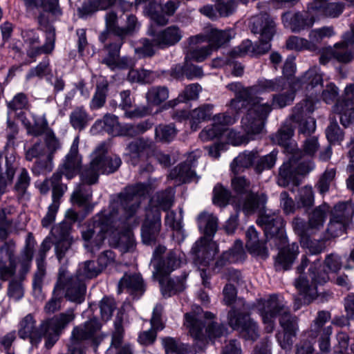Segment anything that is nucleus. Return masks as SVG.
I'll return each instance as SVG.
<instances>
[{
  "label": "nucleus",
  "instance_id": "nucleus-13",
  "mask_svg": "<svg viewBox=\"0 0 354 354\" xmlns=\"http://www.w3.org/2000/svg\"><path fill=\"white\" fill-rule=\"evenodd\" d=\"M314 110L315 105L309 100H304L294 106L290 118L293 122L299 124V133L309 136L315 132L316 122L310 116Z\"/></svg>",
  "mask_w": 354,
  "mask_h": 354
},
{
  "label": "nucleus",
  "instance_id": "nucleus-43",
  "mask_svg": "<svg viewBox=\"0 0 354 354\" xmlns=\"http://www.w3.org/2000/svg\"><path fill=\"white\" fill-rule=\"evenodd\" d=\"M106 28L99 35V40L104 44L109 39L112 35L119 37L120 27L118 24V15L116 12L111 10L106 12L105 15Z\"/></svg>",
  "mask_w": 354,
  "mask_h": 354
},
{
  "label": "nucleus",
  "instance_id": "nucleus-54",
  "mask_svg": "<svg viewBox=\"0 0 354 354\" xmlns=\"http://www.w3.org/2000/svg\"><path fill=\"white\" fill-rule=\"evenodd\" d=\"M89 120V115L83 107L75 108L70 114L71 126L80 131L86 127Z\"/></svg>",
  "mask_w": 354,
  "mask_h": 354
},
{
  "label": "nucleus",
  "instance_id": "nucleus-21",
  "mask_svg": "<svg viewBox=\"0 0 354 354\" xmlns=\"http://www.w3.org/2000/svg\"><path fill=\"white\" fill-rule=\"evenodd\" d=\"M334 60L342 64H348L354 59V28L346 31L342 40L332 48Z\"/></svg>",
  "mask_w": 354,
  "mask_h": 354
},
{
  "label": "nucleus",
  "instance_id": "nucleus-25",
  "mask_svg": "<svg viewBox=\"0 0 354 354\" xmlns=\"http://www.w3.org/2000/svg\"><path fill=\"white\" fill-rule=\"evenodd\" d=\"M250 24L252 32L260 35L262 38L272 39L276 32V24L267 12L253 16Z\"/></svg>",
  "mask_w": 354,
  "mask_h": 354
},
{
  "label": "nucleus",
  "instance_id": "nucleus-24",
  "mask_svg": "<svg viewBox=\"0 0 354 354\" xmlns=\"http://www.w3.org/2000/svg\"><path fill=\"white\" fill-rule=\"evenodd\" d=\"M64 297L67 300L80 304L85 300L86 286L84 280L76 275H71L70 279L61 288Z\"/></svg>",
  "mask_w": 354,
  "mask_h": 354
},
{
  "label": "nucleus",
  "instance_id": "nucleus-11",
  "mask_svg": "<svg viewBox=\"0 0 354 354\" xmlns=\"http://www.w3.org/2000/svg\"><path fill=\"white\" fill-rule=\"evenodd\" d=\"M228 325L245 340L256 341L259 337V326L247 312L232 308L227 313Z\"/></svg>",
  "mask_w": 354,
  "mask_h": 354
},
{
  "label": "nucleus",
  "instance_id": "nucleus-10",
  "mask_svg": "<svg viewBox=\"0 0 354 354\" xmlns=\"http://www.w3.org/2000/svg\"><path fill=\"white\" fill-rule=\"evenodd\" d=\"M288 160L284 162L279 169L277 183L281 187L292 184L298 186L299 176L309 173L313 168L310 162L302 160V155H287Z\"/></svg>",
  "mask_w": 354,
  "mask_h": 354
},
{
  "label": "nucleus",
  "instance_id": "nucleus-51",
  "mask_svg": "<svg viewBox=\"0 0 354 354\" xmlns=\"http://www.w3.org/2000/svg\"><path fill=\"white\" fill-rule=\"evenodd\" d=\"M145 6V11L151 19L158 26H165L168 24V18L161 12V4L155 0H147Z\"/></svg>",
  "mask_w": 354,
  "mask_h": 354
},
{
  "label": "nucleus",
  "instance_id": "nucleus-37",
  "mask_svg": "<svg viewBox=\"0 0 354 354\" xmlns=\"http://www.w3.org/2000/svg\"><path fill=\"white\" fill-rule=\"evenodd\" d=\"M257 151V150H245L240 153L230 164L232 171L234 174H237L245 169L252 168L254 170Z\"/></svg>",
  "mask_w": 354,
  "mask_h": 354
},
{
  "label": "nucleus",
  "instance_id": "nucleus-15",
  "mask_svg": "<svg viewBox=\"0 0 354 354\" xmlns=\"http://www.w3.org/2000/svg\"><path fill=\"white\" fill-rule=\"evenodd\" d=\"M37 21L46 32V41L41 45L33 46L26 49L27 56L35 61L36 58L42 54H50L55 48L56 39L55 28L50 24V19L44 13L38 15Z\"/></svg>",
  "mask_w": 354,
  "mask_h": 354
},
{
  "label": "nucleus",
  "instance_id": "nucleus-57",
  "mask_svg": "<svg viewBox=\"0 0 354 354\" xmlns=\"http://www.w3.org/2000/svg\"><path fill=\"white\" fill-rule=\"evenodd\" d=\"M331 315L329 311L320 310L317 313V317L311 324L310 330L307 332L308 337L315 339L323 330L324 325L330 319Z\"/></svg>",
  "mask_w": 354,
  "mask_h": 354
},
{
  "label": "nucleus",
  "instance_id": "nucleus-1",
  "mask_svg": "<svg viewBox=\"0 0 354 354\" xmlns=\"http://www.w3.org/2000/svg\"><path fill=\"white\" fill-rule=\"evenodd\" d=\"M147 190L143 183L128 186L118 195L120 204L117 208L114 205L108 215L99 216L82 232V236L87 242L86 247L91 252L100 248L106 238L107 232L115 228L127 234L125 240L121 241V247L124 252H133L136 246V241L131 232L139 223L136 212L140 206L141 198Z\"/></svg>",
  "mask_w": 354,
  "mask_h": 354
},
{
  "label": "nucleus",
  "instance_id": "nucleus-45",
  "mask_svg": "<svg viewBox=\"0 0 354 354\" xmlns=\"http://www.w3.org/2000/svg\"><path fill=\"white\" fill-rule=\"evenodd\" d=\"M162 344L166 354H196V351L189 345L171 337L162 338Z\"/></svg>",
  "mask_w": 354,
  "mask_h": 354
},
{
  "label": "nucleus",
  "instance_id": "nucleus-34",
  "mask_svg": "<svg viewBox=\"0 0 354 354\" xmlns=\"http://www.w3.org/2000/svg\"><path fill=\"white\" fill-rule=\"evenodd\" d=\"M288 82L284 77H277L274 79L259 80L253 85L254 96L263 93L281 92L286 90Z\"/></svg>",
  "mask_w": 354,
  "mask_h": 354
},
{
  "label": "nucleus",
  "instance_id": "nucleus-33",
  "mask_svg": "<svg viewBox=\"0 0 354 354\" xmlns=\"http://www.w3.org/2000/svg\"><path fill=\"white\" fill-rule=\"evenodd\" d=\"M151 145L152 141L144 138H140L129 142L127 147L128 161L133 166L138 165L140 160L145 157V151L149 149Z\"/></svg>",
  "mask_w": 354,
  "mask_h": 354
},
{
  "label": "nucleus",
  "instance_id": "nucleus-3",
  "mask_svg": "<svg viewBox=\"0 0 354 354\" xmlns=\"http://www.w3.org/2000/svg\"><path fill=\"white\" fill-rule=\"evenodd\" d=\"M256 223L263 230L266 239H273L279 249L274 261L276 271L290 270L299 254V245L297 243L287 245L288 237L282 216L276 212H264L258 216Z\"/></svg>",
  "mask_w": 354,
  "mask_h": 354
},
{
  "label": "nucleus",
  "instance_id": "nucleus-9",
  "mask_svg": "<svg viewBox=\"0 0 354 354\" xmlns=\"http://www.w3.org/2000/svg\"><path fill=\"white\" fill-rule=\"evenodd\" d=\"M167 248L158 244L153 251L151 263L155 271L153 277L158 278L167 277L172 272L180 268L183 263L184 254L178 250H170L167 252Z\"/></svg>",
  "mask_w": 354,
  "mask_h": 354
},
{
  "label": "nucleus",
  "instance_id": "nucleus-61",
  "mask_svg": "<svg viewBox=\"0 0 354 354\" xmlns=\"http://www.w3.org/2000/svg\"><path fill=\"white\" fill-rule=\"evenodd\" d=\"M26 129L28 135L39 137L43 134L45 136L46 132L50 129L48 127V121L44 117H34V123H28Z\"/></svg>",
  "mask_w": 354,
  "mask_h": 354
},
{
  "label": "nucleus",
  "instance_id": "nucleus-39",
  "mask_svg": "<svg viewBox=\"0 0 354 354\" xmlns=\"http://www.w3.org/2000/svg\"><path fill=\"white\" fill-rule=\"evenodd\" d=\"M97 162L100 171L102 174L114 173L121 165L122 160L117 156H106L104 152L100 153L95 156V162Z\"/></svg>",
  "mask_w": 354,
  "mask_h": 354
},
{
  "label": "nucleus",
  "instance_id": "nucleus-12",
  "mask_svg": "<svg viewBox=\"0 0 354 354\" xmlns=\"http://www.w3.org/2000/svg\"><path fill=\"white\" fill-rule=\"evenodd\" d=\"M353 215L354 204L348 202L337 203L332 211L327 232L332 237L342 235L346 232Z\"/></svg>",
  "mask_w": 354,
  "mask_h": 354
},
{
  "label": "nucleus",
  "instance_id": "nucleus-47",
  "mask_svg": "<svg viewBox=\"0 0 354 354\" xmlns=\"http://www.w3.org/2000/svg\"><path fill=\"white\" fill-rule=\"evenodd\" d=\"M174 198V190L168 187L165 190L158 192L152 198L155 205L151 209H158L160 211H167L172 206Z\"/></svg>",
  "mask_w": 354,
  "mask_h": 354
},
{
  "label": "nucleus",
  "instance_id": "nucleus-46",
  "mask_svg": "<svg viewBox=\"0 0 354 354\" xmlns=\"http://www.w3.org/2000/svg\"><path fill=\"white\" fill-rule=\"evenodd\" d=\"M278 150L273 149L270 153L261 156L257 151L254 171L259 175L265 171L272 169L277 160Z\"/></svg>",
  "mask_w": 354,
  "mask_h": 354
},
{
  "label": "nucleus",
  "instance_id": "nucleus-50",
  "mask_svg": "<svg viewBox=\"0 0 354 354\" xmlns=\"http://www.w3.org/2000/svg\"><path fill=\"white\" fill-rule=\"evenodd\" d=\"M95 162V157L92 159L91 162L85 165L82 169L80 170V174L82 183L87 185H93L98 181V178L101 172L97 165Z\"/></svg>",
  "mask_w": 354,
  "mask_h": 354
},
{
  "label": "nucleus",
  "instance_id": "nucleus-42",
  "mask_svg": "<svg viewBox=\"0 0 354 354\" xmlns=\"http://www.w3.org/2000/svg\"><path fill=\"white\" fill-rule=\"evenodd\" d=\"M124 38L117 37L115 39H112L110 38V42L104 44V49L106 51V56L102 60V64L107 66H114L115 60L118 59L120 53L121 47L124 43Z\"/></svg>",
  "mask_w": 354,
  "mask_h": 354
},
{
  "label": "nucleus",
  "instance_id": "nucleus-5",
  "mask_svg": "<svg viewBox=\"0 0 354 354\" xmlns=\"http://www.w3.org/2000/svg\"><path fill=\"white\" fill-rule=\"evenodd\" d=\"M295 92L292 89L272 94L271 103H257L250 107L242 118L241 123L245 133L249 135L259 134L263 129L268 115L272 109H281L292 104Z\"/></svg>",
  "mask_w": 354,
  "mask_h": 354
},
{
  "label": "nucleus",
  "instance_id": "nucleus-63",
  "mask_svg": "<svg viewBox=\"0 0 354 354\" xmlns=\"http://www.w3.org/2000/svg\"><path fill=\"white\" fill-rule=\"evenodd\" d=\"M98 10H107L103 0H85L82 6L78 8L81 17H86Z\"/></svg>",
  "mask_w": 354,
  "mask_h": 354
},
{
  "label": "nucleus",
  "instance_id": "nucleus-59",
  "mask_svg": "<svg viewBox=\"0 0 354 354\" xmlns=\"http://www.w3.org/2000/svg\"><path fill=\"white\" fill-rule=\"evenodd\" d=\"M326 136L330 145L340 144L344 140V132L335 119H330V124L326 129Z\"/></svg>",
  "mask_w": 354,
  "mask_h": 354
},
{
  "label": "nucleus",
  "instance_id": "nucleus-4",
  "mask_svg": "<svg viewBox=\"0 0 354 354\" xmlns=\"http://www.w3.org/2000/svg\"><path fill=\"white\" fill-rule=\"evenodd\" d=\"M72 312L61 313L59 316L43 322L39 328L33 317L28 314L20 322L18 335L20 338L29 339L32 345L37 346L45 337V346L51 348L59 339L62 330L73 320Z\"/></svg>",
  "mask_w": 354,
  "mask_h": 354
},
{
  "label": "nucleus",
  "instance_id": "nucleus-8",
  "mask_svg": "<svg viewBox=\"0 0 354 354\" xmlns=\"http://www.w3.org/2000/svg\"><path fill=\"white\" fill-rule=\"evenodd\" d=\"M82 221L79 214L70 209L66 212L65 220L52 228L53 244L59 263L67 261L68 255L73 253L72 245L75 241L72 235L73 225Z\"/></svg>",
  "mask_w": 354,
  "mask_h": 354
},
{
  "label": "nucleus",
  "instance_id": "nucleus-53",
  "mask_svg": "<svg viewBox=\"0 0 354 354\" xmlns=\"http://www.w3.org/2000/svg\"><path fill=\"white\" fill-rule=\"evenodd\" d=\"M109 91V84L106 80L102 81L96 85L95 92L90 103V108L93 110L102 107L105 102Z\"/></svg>",
  "mask_w": 354,
  "mask_h": 354
},
{
  "label": "nucleus",
  "instance_id": "nucleus-28",
  "mask_svg": "<svg viewBox=\"0 0 354 354\" xmlns=\"http://www.w3.org/2000/svg\"><path fill=\"white\" fill-rule=\"evenodd\" d=\"M51 248L50 242L47 239L42 242L38 256L36 259L37 271L34 274L32 281V288L34 291L41 292L42 289L43 280L46 275V254Z\"/></svg>",
  "mask_w": 354,
  "mask_h": 354
},
{
  "label": "nucleus",
  "instance_id": "nucleus-48",
  "mask_svg": "<svg viewBox=\"0 0 354 354\" xmlns=\"http://www.w3.org/2000/svg\"><path fill=\"white\" fill-rule=\"evenodd\" d=\"M152 39L142 38L138 41V46L135 48V53L139 58L151 57L156 54L157 48L155 41V35L150 34Z\"/></svg>",
  "mask_w": 354,
  "mask_h": 354
},
{
  "label": "nucleus",
  "instance_id": "nucleus-29",
  "mask_svg": "<svg viewBox=\"0 0 354 354\" xmlns=\"http://www.w3.org/2000/svg\"><path fill=\"white\" fill-rule=\"evenodd\" d=\"M188 272L183 271L180 276L165 279L158 278L161 292L164 297H171L183 292L186 288V280Z\"/></svg>",
  "mask_w": 354,
  "mask_h": 354
},
{
  "label": "nucleus",
  "instance_id": "nucleus-30",
  "mask_svg": "<svg viewBox=\"0 0 354 354\" xmlns=\"http://www.w3.org/2000/svg\"><path fill=\"white\" fill-rule=\"evenodd\" d=\"M259 235L254 226L249 227L245 232V247L250 254L266 259L268 257V250L266 246V241L260 239Z\"/></svg>",
  "mask_w": 354,
  "mask_h": 354
},
{
  "label": "nucleus",
  "instance_id": "nucleus-20",
  "mask_svg": "<svg viewBox=\"0 0 354 354\" xmlns=\"http://www.w3.org/2000/svg\"><path fill=\"white\" fill-rule=\"evenodd\" d=\"M335 111L340 115V122L347 127L354 122V84L345 88L341 100L335 104Z\"/></svg>",
  "mask_w": 354,
  "mask_h": 354
},
{
  "label": "nucleus",
  "instance_id": "nucleus-2",
  "mask_svg": "<svg viewBox=\"0 0 354 354\" xmlns=\"http://www.w3.org/2000/svg\"><path fill=\"white\" fill-rule=\"evenodd\" d=\"M308 263L307 257L302 256L301 263L297 267L299 276L295 280L294 284L299 295L295 298V310L313 302L318 295L317 286L324 285L329 280L328 271L337 272L342 267L340 257L335 254L326 255L323 268L319 259L315 260L308 269V275H306L304 271Z\"/></svg>",
  "mask_w": 354,
  "mask_h": 354
},
{
  "label": "nucleus",
  "instance_id": "nucleus-14",
  "mask_svg": "<svg viewBox=\"0 0 354 354\" xmlns=\"http://www.w3.org/2000/svg\"><path fill=\"white\" fill-rule=\"evenodd\" d=\"M227 88L234 92L235 97L230 101V107L236 114L248 111L250 107L255 106L263 98L254 96L253 86L244 88L240 82H232L227 85Z\"/></svg>",
  "mask_w": 354,
  "mask_h": 354
},
{
  "label": "nucleus",
  "instance_id": "nucleus-36",
  "mask_svg": "<svg viewBox=\"0 0 354 354\" xmlns=\"http://www.w3.org/2000/svg\"><path fill=\"white\" fill-rule=\"evenodd\" d=\"M119 289L127 288L134 297L139 298L146 290L143 279L140 274H124L118 283Z\"/></svg>",
  "mask_w": 354,
  "mask_h": 354
},
{
  "label": "nucleus",
  "instance_id": "nucleus-62",
  "mask_svg": "<svg viewBox=\"0 0 354 354\" xmlns=\"http://www.w3.org/2000/svg\"><path fill=\"white\" fill-rule=\"evenodd\" d=\"M292 226L294 232L299 238L300 241L306 239L313 233V228L310 225V221L306 223L304 219L295 217L292 221Z\"/></svg>",
  "mask_w": 354,
  "mask_h": 354
},
{
  "label": "nucleus",
  "instance_id": "nucleus-16",
  "mask_svg": "<svg viewBox=\"0 0 354 354\" xmlns=\"http://www.w3.org/2000/svg\"><path fill=\"white\" fill-rule=\"evenodd\" d=\"M161 227V212L157 208L148 210L141 226L143 244L155 245L160 236Z\"/></svg>",
  "mask_w": 354,
  "mask_h": 354
},
{
  "label": "nucleus",
  "instance_id": "nucleus-19",
  "mask_svg": "<svg viewBox=\"0 0 354 354\" xmlns=\"http://www.w3.org/2000/svg\"><path fill=\"white\" fill-rule=\"evenodd\" d=\"M281 21L285 28L295 33L310 29L315 23L313 17L306 11H287L281 15Z\"/></svg>",
  "mask_w": 354,
  "mask_h": 354
},
{
  "label": "nucleus",
  "instance_id": "nucleus-31",
  "mask_svg": "<svg viewBox=\"0 0 354 354\" xmlns=\"http://www.w3.org/2000/svg\"><path fill=\"white\" fill-rule=\"evenodd\" d=\"M154 35L158 49H165L174 46L183 37V32L177 26H169Z\"/></svg>",
  "mask_w": 354,
  "mask_h": 354
},
{
  "label": "nucleus",
  "instance_id": "nucleus-41",
  "mask_svg": "<svg viewBox=\"0 0 354 354\" xmlns=\"http://www.w3.org/2000/svg\"><path fill=\"white\" fill-rule=\"evenodd\" d=\"M300 82L308 91L315 89V93L320 92L323 88L322 75L316 67L308 70L300 78Z\"/></svg>",
  "mask_w": 354,
  "mask_h": 354
},
{
  "label": "nucleus",
  "instance_id": "nucleus-40",
  "mask_svg": "<svg viewBox=\"0 0 354 354\" xmlns=\"http://www.w3.org/2000/svg\"><path fill=\"white\" fill-rule=\"evenodd\" d=\"M202 87L199 84H190L185 86L184 90L178 95L177 98L167 102L164 105V108H174L180 102H187L189 100H195L198 99Z\"/></svg>",
  "mask_w": 354,
  "mask_h": 354
},
{
  "label": "nucleus",
  "instance_id": "nucleus-32",
  "mask_svg": "<svg viewBox=\"0 0 354 354\" xmlns=\"http://www.w3.org/2000/svg\"><path fill=\"white\" fill-rule=\"evenodd\" d=\"M268 201L266 194L251 192L248 194L243 203L242 210L245 215H251L256 212L264 214L267 212L266 205Z\"/></svg>",
  "mask_w": 354,
  "mask_h": 354
},
{
  "label": "nucleus",
  "instance_id": "nucleus-6",
  "mask_svg": "<svg viewBox=\"0 0 354 354\" xmlns=\"http://www.w3.org/2000/svg\"><path fill=\"white\" fill-rule=\"evenodd\" d=\"M259 311L263 323L266 325V333H270L274 330L275 319L279 316V324L283 329V333L297 335L299 330L298 319L289 313L278 295H272L267 299H260Z\"/></svg>",
  "mask_w": 354,
  "mask_h": 354
},
{
  "label": "nucleus",
  "instance_id": "nucleus-17",
  "mask_svg": "<svg viewBox=\"0 0 354 354\" xmlns=\"http://www.w3.org/2000/svg\"><path fill=\"white\" fill-rule=\"evenodd\" d=\"M16 244L13 240L5 241L0 247V279L8 281L16 274Z\"/></svg>",
  "mask_w": 354,
  "mask_h": 354
},
{
  "label": "nucleus",
  "instance_id": "nucleus-27",
  "mask_svg": "<svg viewBox=\"0 0 354 354\" xmlns=\"http://www.w3.org/2000/svg\"><path fill=\"white\" fill-rule=\"evenodd\" d=\"M245 257V253L243 248V242L241 240H236L232 248L223 252L217 259L214 270L216 272H220L225 266L243 261Z\"/></svg>",
  "mask_w": 354,
  "mask_h": 354
},
{
  "label": "nucleus",
  "instance_id": "nucleus-64",
  "mask_svg": "<svg viewBox=\"0 0 354 354\" xmlns=\"http://www.w3.org/2000/svg\"><path fill=\"white\" fill-rule=\"evenodd\" d=\"M232 197L229 189L225 188L222 185L217 184L213 189V203L221 207H225L230 202Z\"/></svg>",
  "mask_w": 354,
  "mask_h": 354
},
{
  "label": "nucleus",
  "instance_id": "nucleus-55",
  "mask_svg": "<svg viewBox=\"0 0 354 354\" xmlns=\"http://www.w3.org/2000/svg\"><path fill=\"white\" fill-rule=\"evenodd\" d=\"M148 103L158 106L169 97V89L165 86H153L146 94Z\"/></svg>",
  "mask_w": 354,
  "mask_h": 354
},
{
  "label": "nucleus",
  "instance_id": "nucleus-7",
  "mask_svg": "<svg viewBox=\"0 0 354 354\" xmlns=\"http://www.w3.org/2000/svg\"><path fill=\"white\" fill-rule=\"evenodd\" d=\"M197 220L198 228L204 236L192 248L193 261L197 266L207 267L218 251L216 243L212 241L218 230V218L213 214L203 212Z\"/></svg>",
  "mask_w": 354,
  "mask_h": 354
},
{
  "label": "nucleus",
  "instance_id": "nucleus-52",
  "mask_svg": "<svg viewBox=\"0 0 354 354\" xmlns=\"http://www.w3.org/2000/svg\"><path fill=\"white\" fill-rule=\"evenodd\" d=\"M17 167L16 158L12 152L7 153L5 157L0 153V173L6 176L8 180H13Z\"/></svg>",
  "mask_w": 354,
  "mask_h": 354
},
{
  "label": "nucleus",
  "instance_id": "nucleus-26",
  "mask_svg": "<svg viewBox=\"0 0 354 354\" xmlns=\"http://www.w3.org/2000/svg\"><path fill=\"white\" fill-rule=\"evenodd\" d=\"M77 145H72L69 153L65 157L64 162L60 165L53 175H59L60 179L65 176L67 179L70 180L75 177L80 169V160L77 156Z\"/></svg>",
  "mask_w": 354,
  "mask_h": 354
},
{
  "label": "nucleus",
  "instance_id": "nucleus-23",
  "mask_svg": "<svg viewBox=\"0 0 354 354\" xmlns=\"http://www.w3.org/2000/svg\"><path fill=\"white\" fill-rule=\"evenodd\" d=\"M213 124L200 133V138L203 141L219 138L227 130L228 125L234 122V118L225 113H219L212 118Z\"/></svg>",
  "mask_w": 354,
  "mask_h": 354
},
{
  "label": "nucleus",
  "instance_id": "nucleus-18",
  "mask_svg": "<svg viewBox=\"0 0 354 354\" xmlns=\"http://www.w3.org/2000/svg\"><path fill=\"white\" fill-rule=\"evenodd\" d=\"M235 36V32L232 28L219 30L211 28L205 35H197L189 38L190 44H196L203 41H207L214 50L225 46Z\"/></svg>",
  "mask_w": 354,
  "mask_h": 354
},
{
  "label": "nucleus",
  "instance_id": "nucleus-58",
  "mask_svg": "<svg viewBox=\"0 0 354 354\" xmlns=\"http://www.w3.org/2000/svg\"><path fill=\"white\" fill-rule=\"evenodd\" d=\"M91 185L82 183L71 195V201L73 203L82 206L88 203L92 198V189Z\"/></svg>",
  "mask_w": 354,
  "mask_h": 354
},
{
  "label": "nucleus",
  "instance_id": "nucleus-35",
  "mask_svg": "<svg viewBox=\"0 0 354 354\" xmlns=\"http://www.w3.org/2000/svg\"><path fill=\"white\" fill-rule=\"evenodd\" d=\"M194 161L192 156L188 157L185 161L180 163L170 171V178L176 179L182 183L191 182L196 176L195 171L192 169Z\"/></svg>",
  "mask_w": 354,
  "mask_h": 354
},
{
  "label": "nucleus",
  "instance_id": "nucleus-60",
  "mask_svg": "<svg viewBox=\"0 0 354 354\" xmlns=\"http://www.w3.org/2000/svg\"><path fill=\"white\" fill-rule=\"evenodd\" d=\"M329 211V207L323 204L315 208L312 213L309 216L308 221H310V225L313 227V230H319L324 225L326 214Z\"/></svg>",
  "mask_w": 354,
  "mask_h": 354
},
{
  "label": "nucleus",
  "instance_id": "nucleus-49",
  "mask_svg": "<svg viewBox=\"0 0 354 354\" xmlns=\"http://www.w3.org/2000/svg\"><path fill=\"white\" fill-rule=\"evenodd\" d=\"M178 130L174 123L160 124L155 128V139L162 143L171 142L176 136Z\"/></svg>",
  "mask_w": 354,
  "mask_h": 354
},
{
  "label": "nucleus",
  "instance_id": "nucleus-22",
  "mask_svg": "<svg viewBox=\"0 0 354 354\" xmlns=\"http://www.w3.org/2000/svg\"><path fill=\"white\" fill-rule=\"evenodd\" d=\"M294 131L295 129L292 124L290 122H286L277 131L272 140L283 147L284 153L286 155H303L301 150L297 147V143L292 139Z\"/></svg>",
  "mask_w": 354,
  "mask_h": 354
},
{
  "label": "nucleus",
  "instance_id": "nucleus-44",
  "mask_svg": "<svg viewBox=\"0 0 354 354\" xmlns=\"http://www.w3.org/2000/svg\"><path fill=\"white\" fill-rule=\"evenodd\" d=\"M185 318L188 323L190 324L189 333L191 335L197 340V345L200 349L203 348L205 346L204 340H206V337L204 333L205 332V324L203 320L195 318L194 316H191L189 314H185Z\"/></svg>",
  "mask_w": 354,
  "mask_h": 354
},
{
  "label": "nucleus",
  "instance_id": "nucleus-38",
  "mask_svg": "<svg viewBox=\"0 0 354 354\" xmlns=\"http://www.w3.org/2000/svg\"><path fill=\"white\" fill-rule=\"evenodd\" d=\"M213 105L203 104L189 112V123L192 131L201 128L200 124L211 119Z\"/></svg>",
  "mask_w": 354,
  "mask_h": 354
},
{
  "label": "nucleus",
  "instance_id": "nucleus-56",
  "mask_svg": "<svg viewBox=\"0 0 354 354\" xmlns=\"http://www.w3.org/2000/svg\"><path fill=\"white\" fill-rule=\"evenodd\" d=\"M101 272L95 261L88 260L79 264L75 275L84 281L85 279L96 277Z\"/></svg>",
  "mask_w": 354,
  "mask_h": 354
}]
</instances>
